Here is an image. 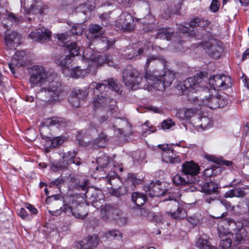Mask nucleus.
Masks as SVG:
<instances>
[{"instance_id": "nucleus-39", "label": "nucleus", "mask_w": 249, "mask_h": 249, "mask_svg": "<svg viewBox=\"0 0 249 249\" xmlns=\"http://www.w3.org/2000/svg\"><path fill=\"white\" fill-rule=\"evenodd\" d=\"M196 244L199 249H215L214 247L212 246L208 240L202 238H199Z\"/></svg>"}, {"instance_id": "nucleus-8", "label": "nucleus", "mask_w": 249, "mask_h": 249, "mask_svg": "<svg viewBox=\"0 0 249 249\" xmlns=\"http://www.w3.org/2000/svg\"><path fill=\"white\" fill-rule=\"evenodd\" d=\"M106 83L92 82L89 85V88L93 90L94 93L98 92L99 95L109 96L110 91L121 94V91L118 84L113 78L105 80Z\"/></svg>"}, {"instance_id": "nucleus-5", "label": "nucleus", "mask_w": 249, "mask_h": 249, "mask_svg": "<svg viewBox=\"0 0 249 249\" xmlns=\"http://www.w3.org/2000/svg\"><path fill=\"white\" fill-rule=\"evenodd\" d=\"M47 83L48 86L42 88V90L45 91L48 101L55 102L62 100L66 95V92L59 79L56 77L52 79L51 77Z\"/></svg>"}, {"instance_id": "nucleus-45", "label": "nucleus", "mask_w": 249, "mask_h": 249, "mask_svg": "<svg viewBox=\"0 0 249 249\" xmlns=\"http://www.w3.org/2000/svg\"><path fill=\"white\" fill-rule=\"evenodd\" d=\"M149 124L150 122L148 121H146L144 124L142 125L143 130H145V131H143V134L145 136L151 133L155 132L156 130L155 127L152 126H149Z\"/></svg>"}, {"instance_id": "nucleus-4", "label": "nucleus", "mask_w": 249, "mask_h": 249, "mask_svg": "<svg viewBox=\"0 0 249 249\" xmlns=\"http://www.w3.org/2000/svg\"><path fill=\"white\" fill-rule=\"evenodd\" d=\"M69 36L67 34H62L58 36V39L62 42L63 46L66 48L65 51H67L70 54L65 57H59L55 60V63L62 67V72L64 69L70 70L69 65L72 61V58L77 56L79 53V47L76 43H69L67 42Z\"/></svg>"}, {"instance_id": "nucleus-55", "label": "nucleus", "mask_w": 249, "mask_h": 249, "mask_svg": "<svg viewBox=\"0 0 249 249\" xmlns=\"http://www.w3.org/2000/svg\"><path fill=\"white\" fill-rule=\"evenodd\" d=\"M120 6L126 8L130 7L133 3V0H117Z\"/></svg>"}, {"instance_id": "nucleus-23", "label": "nucleus", "mask_w": 249, "mask_h": 249, "mask_svg": "<svg viewBox=\"0 0 249 249\" xmlns=\"http://www.w3.org/2000/svg\"><path fill=\"white\" fill-rule=\"evenodd\" d=\"M92 41L96 44L97 48L102 51L107 50L114 43V41H109L107 37L102 36L96 37Z\"/></svg>"}, {"instance_id": "nucleus-7", "label": "nucleus", "mask_w": 249, "mask_h": 249, "mask_svg": "<svg viewBox=\"0 0 249 249\" xmlns=\"http://www.w3.org/2000/svg\"><path fill=\"white\" fill-rule=\"evenodd\" d=\"M51 80V76L44 67L39 65L33 66L30 68L29 83L31 87L46 86L48 81Z\"/></svg>"}, {"instance_id": "nucleus-30", "label": "nucleus", "mask_w": 249, "mask_h": 249, "mask_svg": "<svg viewBox=\"0 0 249 249\" xmlns=\"http://www.w3.org/2000/svg\"><path fill=\"white\" fill-rule=\"evenodd\" d=\"M132 200L137 206H142L146 201V196L138 192L133 193L132 195Z\"/></svg>"}, {"instance_id": "nucleus-50", "label": "nucleus", "mask_w": 249, "mask_h": 249, "mask_svg": "<svg viewBox=\"0 0 249 249\" xmlns=\"http://www.w3.org/2000/svg\"><path fill=\"white\" fill-rule=\"evenodd\" d=\"M231 239L229 237H227L225 239L221 240L220 246L223 249H228L231 247Z\"/></svg>"}, {"instance_id": "nucleus-15", "label": "nucleus", "mask_w": 249, "mask_h": 249, "mask_svg": "<svg viewBox=\"0 0 249 249\" xmlns=\"http://www.w3.org/2000/svg\"><path fill=\"white\" fill-rule=\"evenodd\" d=\"M133 17L127 12H123L116 21V25L124 31H131L133 29Z\"/></svg>"}, {"instance_id": "nucleus-29", "label": "nucleus", "mask_w": 249, "mask_h": 249, "mask_svg": "<svg viewBox=\"0 0 249 249\" xmlns=\"http://www.w3.org/2000/svg\"><path fill=\"white\" fill-rule=\"evenodd\" d=\"M107 182L111 185L112 187L115 189L118 187V183L120 180L119 177L115 171H111L107 174L106 177Z\"/></svg>"}, {"instance_id": "nucleus-21", "label": "nucleus", "mask_w": 249, "mask_h": 249, "mask_svg": "<svg viewBox=\"0 0 249 249\" xmlns=\"http://www.w3.org/2000/svg\"><path fill=\"white\" fill-rule=\"evenodd\" d=\"M99 243V238L97 235H93L89 236L87 238L79 242H77L75 245L77 249H92L97 247Z\"/></svg>"}, {"instance_id": "nucleus-22", "label": "nucleus", "mask_w": 249, "mask_h": 249, "mask_svg": "<svg viewBox=\"0 0 249 249\" xmlns=\"http://www.w3.org/2000/svg\"><path fill=\"white\" fill-rule=\"evenodd\" d=\"M21 35L16 32L6 33L4 40L6 46L10 49H15L19 44Z\"/></svg>"}, {"instance_id": "nucleus-14", "label": "nucleus", "mask_w": 249, "mask_h": 249, "mask_svg": "<svg viewBox=\"0 0 249 249\" xmlns=\"http://www.w3.org/2000/svg\"><path fill=\"white\" fill-rule=\"evenodd\" d=\"M83 209V207L80 205H77L76 208H74L73 207L70 206L68 204H64L60 209L56 210L54 212L53 214L55 215H60L63 212L69 215L71 213L76 218L84 219L88 213L87 212H82Z\"/></svg>"}, {"instance_id": "nucleus-63", "label": "nucleus", "mask_w": 249, "mask_h": 249, "mask_svg": "<svg viewBox=\"0 0 249 249\" xmlns=\"http://www.w3.org/2000/svg\"><path fill=\"white\" fill-rule=\"evenodd\" d=\"M213 170L211 168H207L203 172V175L206 177H210L213 175Z\"/></svg>"}, {"instance_id": "nucleus-44", "label": "nucleus", "mask_w": 249, "mask_h": 249, "mask_svg": "<svg viewBox=\"0 0 249 249\" xmlns=\"http://www.w3.org/2000/svg\"><path fill=\"white\" fill-rule=\"evenodd\" d=\"M200 122V126L203 129H206L211 126L212 124V121L210 118L203 116L199 118Z\"/></svg>"}, {"instance_id": "nucleus-3", "label": "nucleus", "mask_w": 249, "mask_h": 249, "mask_svg": "<svg viewBox=\"0 0 249 249\" xmlns=\"http://www.w3.org/2000/svg\"><path fill=\"white\" fill-rule=\"evenodd\" d=\"M144 78L150 86L157 90L163 91L172 84L175 78V73L169 70L165 71L162 75H158L156 71L146 72Z\"/></svg>"}, {"instance_id": "nucleus-31", "label": "nucleus", "mask_w": 249, "mask_h": 249, "mask_svg": "<svg viewBox=\"0 0 249 249\" xmlns=\"http://www.w3.org/2000/svg\"><path fill=\"white\" fill-rule=\"evenodd\" d=\"M161 183L159 182L156 183L153 186L152 189H150V195L152 197H160L163 196L166 193V191H164L161 188Z\"/></svg>"}, {"instance_id": "nucleus-41", "label": "nucleus", "mask_w": 249, "mask_h": 249, "mask_svg": "<svg viewBox=\"0 0 249 249\" xmlns=\"http://www.w3.org/2000/svg\"><path fill=\"white\" fill-rule=\"evenodd\" d=\"M142 182V180L136 177L133 174H129L128 175L127 184L130 185L132 189H133L135 186Z\"/></svg>"}, {"instance_id": "nucleus-51", "label": "nucleus", "mask_w": 249, "mask_h": 249, "mask_svg": "<svg viewBox=\"0 0 249 249\" xmlns=\"http://www.w3.org/2000/svg\"><path fill=\"white\" fill-rule=\"evenodd\" d=\"M175 124V123L171 119H168L163 121L161 125L163 129H168Z\"/></svg>"}, {"instance_id": "nucleus-19", "label": "nucleus", "mask_w": 249, "mask_h": 249, "mask_svg": "<svg viewBox=\"0 0 249 249\" xmlns=\"http://www.w3.org/2000/svg\"><path fill=\"white\" fill-rule=\"evenodd\" d=\"M22 21L21 17H17L13 13H10L8 15L0 13V23L5 29H9L13 24H17Z\"/></svg>"}, {"instance_id": "nucleus-59", "label": "nucleus", "mask_w": 249, "mask_h": 249, "mask_svg": "<svg viewBox=\"0 0 249 249\" xmlns=\"http://www.w3.org/2000/svg\"><path fill=\"white\" fill-rule=\"evenodd\" d=\"M91 131L93 133L95 134L97 132V125L94 122H91L89 125L88 133Z\"/></svg>"}, {"instance_id": "nucleus-26", "label": "nucleus", "mask_w": 249, "mask_h": 249, "mask_svg": "<svg viewBox=\"0 0 249 249\" xmlns=\"http://www.w3.org/2000/svg\"><path fill=\"white\" fill-rule=\"evenodd\" d=\"M196 109L181 108L178 110L176 116L181 120L188 119L196 113Z\"/></svg>"}, {"instance_id": "nucleus-57", "label": "nucleus", "mask_w": 249, "mask_h": 249, "mask_svg": "<svg viewBox=\"0 0 249 249\" xmlns=\"http://www.w3.org/2000/svg\"><path fill=\"white\" fill-rule=\"evenodd\" d=\"M220 203L228 210L234 211V206H231L230 202L227 201L226 200H221Z\"/></svg>"}, {"instance_id": "nucleus-17", "label": "nucleus", "mask_w": 249, "mask_h": 249, "mask_svg": "<svg viewBox=\"0 0 249 249\" xmlns=\"http://www.w3.org/2000/svg\"><path fill=\"white\" fill-rule=\"evenodd\" d=\"M152 48V50L154 49L153 44L151 42H145L144 46L138 49L137 51L134 50L132 48H128L125 53L124 54V57L126 59H131L132 58H136L138 55H140L144 54L146 52L149 50L150 48Z\"/></svg>"}, {"instance_id": "nucleus-40", "label": "nucleus", "mask_w": 249, "mask_h": 249, "mask_svg": "<svg viewBox=\"0 0 249 249\" xmlns=\"http://www.w3.org/2000/svg\"><path fill=\"white\" fill-rule=\"evenodd\" d=\"M187 220L193 227H195L202 223L203 218L200 214H195L188 217Z\"/></svg>"}, {"instance_id": "nucleus-24", "label": "nucleus", "mask_w": 249, "mask_h": 249, "mask_svg": "<svg viewBox=\"0 0 249 249\" xmlns=\"http://www.w3.org/2000/svg\"><path fill=\"white\" fill-rule=\"evenodd\" d=\"M76 153L73 151H68L64 153L63 156L62 162L65 163L66 166L68 164H75L79 165L81 164L80 160L78 158L76 157Z\"/></svg>"}, {"instance_id": "nucleus-9", "label": "nucleus", "mask_w": 249, "mask_h": 249, "mask_svg": "<svg viewBox=\"0 0 249 249\" xmlns=\"http://www.w3.org/2000/svg\"><path fill=\"white\" fill-rule=\"evenodd\" d=\"M123 80L128 88L136 90L140 88L142 77L141 72L137 69H126L123 72Z\"/></svg>"}, {"instance_id": "nucleus-25", "label": "nucleus", "mask_w": 249, "mask_h": 249, "mask_svg": "<svg viewBox=\"0 0 249 249\" xmlns=\"http://www.w3.org/2000/svg\"><path fill=\"white\" fill-rule=\"evenodd\" d=\"M44 125L47 127L54 125L61 128L66 126V121L63 118L54 117L47 119L44 122Z\"/></svg>"}, {"instance_id": "nucleus-52", "label": "nucleus", "mask_w": 249, "mask_h": 249, "mask_svg": "<svg viewBox=\"0 0 249 249\" xmlns=\"http://www.w3.org/2000/svg\"><path fill=\"white\" fill-rule=\"evenodd\" d=\"M18 215L24 220H29V216L27 212L24 208H21L17 211Z\"/></svg>"}, {"instance_id": "nucleus-20", "label": "nucleus", "mask_w": 249, "mask_h": 249, "mask_svg": "<svg viewBox=\"0 0 249 249\" xmlns=\"http://www.w3.org/2000/svg\"><path fill=\"white\" fill-rule=\"evenodd\" d=\"M51 36V32L44 27L37 29L36 31L31 32L29 37L34 41L43 42L49 39Z\"/></svg>"}, {"instance_id": "nucleus-2", "label": "nucleus", "mask_w": 249, "mask_h": 249, "mask_svg": "<svg viewBox=\"0 0 249 249\" xmlns=\"http://www.w3.org/2000/svg\"><path fill=\"white\" fill-rule=\"evenodd\" d=\"M83 60L88 64L87 69H81L80 67H76L70 70L64 69L63 73L66 76L77 78L85 77L89 72H91L94 75L96 74L97 68L104 64H107L109 66H115L110 56H102L94 54L93 50L90 48H87L84 50Z\"/></svg>"}, {"instance_id": "nucleus-32", "label": "nucleus", "mask_w": 249, "mask_h": 249, "mask_svg": "<svg viewBox=\"0 0 249 249\" xmlns=\"http://www.w3.org/2000/svg\"><path fill=\"white\" fill-rule=\"evenodd\" d=\"M115 211V210L111 206H105L101 210V216L105 220L112 218Z\"/></svg>"}, {"instance_id": "nucleus-33", "label": "nucleus", "mask_w": 249, "mask_h": 249, "mask_svg": "<svg viewBox=\"0 0 249 249\" xmlns=\"http://www.w3.org/2000/svg\"><path fill=\"white\" fill-rule=\"evenodd\" d=\"M245 196L244 191L240 188H235L226 192V197H241Z\"/></svg>"}, {"instance_id": "nucleus-18", "label": "nucleus", "mask_w": 249, "mask_h": 249, "mask_svg": "<svg viewBox=\"0 0 249 249\" xmlns=\"http://www.w3.org/2000/svg\"><path fill=\"white\" fill-rule=\"evenodd\" d=\"M88 92L86 89H74L69 97V101L74 107L80 106V101L83 100L88 96Z\"/></svg>"}, {"instance_id": "nucleus-12", "label": "nucleus", "mask_w": 249, "mask_h": 249, "mask_svg": "<svg viewBox=\"0 0 249 249\" xmlns=\"http://www.w3.org/2000/svg\"><path fill=\"white\" fill-rule=\"evenodd\" d=\"M201 45L209 55L213 59L219 58L222 52V47L214 39L211 38L208 41H203Z\"/></svg>"}, {"instance_id": "nucleus-60", "label": "nucleus", "mask_w": 249, "mask_h": 249, "mask_svg": "<svg viewBox=\"0 0 249 249\" xmlns=\"http://www.w3.org/2000/svg\"><path fill=\"white\" fill-rule=\"evenodd\" d=\"M172 161L169 162V163L174 164L179 163L180 161V159L178 156H177L174 154V156H171L169 158Z\"/></svg>"}, {"instance_id": "nucleus-36", "label": "nucleus", "mask_w": 249, "mask_h": 249, "mask_svg": "<svg viewBox=\"0 0 249 249\" xmlns=\"http://www.w3.org/2000/svg\"><path fill=\"white\" fill-rule=\"evenodd\" d=\"M208 20L203 18H196L190 21L189 25L191 27L198 26L201 28H205L209 25Z\"/></svg>"}, {"instance_id": "nucleus-37", "label": "nucleus", "mask_w": 249, "mask_h": 249, "mask_svg": "<svg viewBox=\"0 0 249 249\" xmlns=\"http://www.w3.org/2000/svg\"><path fill=\"white\" fill-rule=\"evenodd\" d=\"M97 163L98 166L96 167V170L99 169V167L101 168H104L110 164V160L108 156L106 155H103L97 159Z\"/></svg>"}, {"instance_id": "nucleus-54", "label": "nucleus", "mask_w": 249, "mask_h": 249, "mask_svg": "<svg viewBox=\"0 0 249 249\" xmlns=\"http://www.w3.org/2000/svg\"><path fill=\"white\" fill-rule=\"evenodd\" d=\"M220 2L217 0H213L210 6V9L213 13L217 12L219 9Z\"/></svg>"}, {"instance_id": "nucleus-10", "label": "nucleus", "mask_w": 249, "mask_h": 249, "mask_svg": "<svg viewBox=\"0 0 249 249\" xmlns=\"http://www.w3.org/2000/svg\"><path fill=\"white\" fill-rule=\"evenodd\" d=\"M92 104L95 108L109 111L112 114H114L118 110L116 101L109 96L97 95L94 98Z\"/></svg>"}, {"instance_id": "nucleus-47", "label": "nucleus", "mask_w": 249, "mask_h": 249, "mask_svg": "<svg viewBox=\"0 0 249 249\" xmlns=\"http://www.w3.org/2000/svg\"><path fill=\"white\" fill-rule=\"evenodd\" d=\"M102 27L96 24L90 25L89 27V33L91 35H93V37L96 38V37H98L96 35H94V34L101 33Z\"/></svg>"}, {"instance_id": "nucleus-64", "label": "nucleus", "mask_w": 249, "mask_h": 249, "mask_svg": "<svg viewBox=\"0 0 249 249\" xmlns=\"http://www.w3.org/2000/svg\"><path fill=\"white\" fill-rule=\"evenodd\" d=\"M64 182L62 178H57L51 182V185L58 186Z\"/></svg>"}, {"instance_id": "nucleus-34", "label": "nucleus", "mask_w": 249, "mask_h": 249, "mask_svg": "<svg viewBox=\"0 0 249 249\" xmlns=\"http://www.w3.org/2000/svg\"><path fill=\"white\" fill-rule=\"evenodd\" d=\"M174 183L177 185H186L187 184L193 183L190 181V179L187 178V176L182 177L180 175L177 174L173 178Z\"/></svg>"}, {"instance_id": "nucleus-49", "label": "nucleus", "mask_w": 249, "mask_h": 249, "mask_svg": "<svg viewBox=\"0 0 249 249\" xmlns=\"http://www.w3.org/2000/svg\"><path fill=\"white\" fill-rule=\"evenodd\" d=\"M65 167H66L65 163H63L62 161L57 162L52 164L51 170L54 172H56L59 170H62Z\"/></svg>"}, {"instance_id": "nucleus-46", "label": "nucleus", "mask_w": 249, "mask_h": 249, "mask_svg": "<svg viewBox=\"0 0 249 249\" xmlns=\"http://www.w3.org/2000/svg\"><path fill=\"white\" fill-rule=\"evenodd\" d=\"M85 28L81 24H75L71 28V32L73 35H81Z\"/></svg>"}, {"instance_id": "nucleus-56", "label": "nucleus", "mask_w": 249, "mask_h": 249, "mask_svg": "<svg viewBox=\"0 0 249 249\" xmlns=\"http://www.w3.org/2000/svg\"><path fill=\"white\" fill-rule=\"evenodd\" d=\"M63 142V140L60 137L54 138L52 141V145L53 147H56L58 145L62 144Z\"/></svg>"}, {"instance_id": "nucleus-48", "label": "nucleus", "mask_w": 249, "mask_h": 249, "mask_svg": "<svg viewBox=\"0 0 249 249\" xmlns=\"http://www.w3.org/2000/svg\"><path fill=\"white\" fill-rule=\"evenodd\" d=\"M174 153L173 152V150H168L166 151H164L162 154V160L164 162H169L172 161V160L169 159L170 157L174 156Z\"/></svg>"}, {"instance_id": "nucleus-28", "label": "nucleus", "mask_w": 249, "mask_h": 249, "mask_svg": "<svg viewBox=\"0 0 249 249\" xmlns=\"http://www.w3.org/2000/svg\"><path fill=\"white\" fill-rule=\"evenodd\" d=\"M218 185L214 182H205L201 187L202 191L207 194L216 193L218 189Z\"/></svg>"}, {"instance_id": "nucleus-13", "label": "nucleus", "mask_w": 249, "mask_h": 249, "mask_svg": "<svg viewBox=\"0 0 249 249\" xmlns=\"http://www.w3.org/2000/svg\"><path fill=\"white\" fill-rule=\"evenodd\" d=\"M209 84L214 90H224L231 86V79L226 75H215L209 78Z\"/></svg>"}, {"instance_id": "nucleus-61", "label": "nucleus", "mask_w": 249, "mask_h": 249, "mask_svg": "<svg viewBox=\"0 0 249 249\" xmlns=\"http://www.w3.org/2000/svg\"><path fill=\"white\" fill-rule=\"evenodd\" d=\"M26 208L30 212L31 214H36L37 213L36 209L31 204H26Z\"/></svg>"}, {"instance_id": "nucleus-58", "label": "nucleus", "mask_w": 249, "mask_h": 249, "mask_svg": "<svg viewBox=\"0 0 249 249\" xmlns=\"http://www.w3.org/2000/svg\"><path fill=\"white\" fill-rule=\"evenodd\" d=\"M109 234L114 237V238H121L122 237V234L120 231L118 230H112L109 231Z\"/></svg>"}, {"instance_id": "nucleus-42", "label": "nucleus", "mask_w": 249, "mask_h": 249, "mask_svg": "<svg viewBox=\"0 0 249 249\" xmlns=\"http://www.w3.org/2000/svg\"><path fill=\"white\" fill-rule=\"evenodd\" d=\"M25 55V53L23 51L17 52L14 55V59L12 60V63H9V67L13 73L15 72V71L13 67L14 65H17L16 63L17 60H20L21 57H22Z\"/></svg>"}, {"instance_id": "nucleus-1", "label": "nucleus", "mask_w": 249, "mask_h": 249, "mask_svg": "<svg viewBox=\"0 0 249 249\" xmlns=\"http://www.w3.org/2000/svg\"><path fill=\"white\" fill-rule=\"evenodd\" d=\"M206 79L203 73L200 72L184 81L183 86L189 92L193 93L201 91L200 99L197 98L192 99L194 105L206 107L211 109L224 107L226 105L227 101L221 95H214L213 91L205 87Z\"/></svg>"}, {"instance_id": "nucleus-38", "label": "nucleus", "mask_w": 249, "mask_h": 249, "mask_svg": "<svg viewBox=\"0 0 249 249\" xmlns=\"http://www.w3.org/2000/svg\"><path fill=\"white\" fill-rule=\"evenodd\" d=\"M107 135L104 133H101L93 142L94 145L98 147H105L107 142Z\"/></svg>"}, {"instance_id": "nucleus-27", "label": "nucleus", "mask_w": 249, "mask_h": 249, "mask_svg": "<svg viewBox=\"0 0 249 249\" xmlns=\"http://www.w3.org/2000/svg\"><path fill=\"white\" fill-rule=\"evenodd\" d=\"M175 33L172 29L170 28H162L158 30L156 38L160 39H166L167 40H170L172 37L174 36Z\"/></svg>"}, {"instance_id": "nucleus-11", "label": "nucleus", "mask_w": 249, "mask_h": 249, "mask_svg": "<svg viewBox=\"0 0 249 249\" xmlns=\"http://www.w3.org/2000/svg\"><path fill=\"white\" fill-rule=\"evenodd\" d=\"M200 171L199 165L193 161H185L182 164L181 172L184 176H187L194 184L199 181L197 175Z\"/></svg>"}, {"instance_id": "nucleus-6", "label": "nucleus", "mask_w": 249, "mask_h": 249, "mask_svg": "<svg viewBox=\"0 0 249 249\" xmlns=\"http://www.w3.org/2000/svg\"><path fill=\"white\" fill-rule=\"evenodd\" d=\"M223 222L229 225V229L235 232L234 236L232 233L234 249H249L248 247L246 248L242 245L244 243V237L247 234L246 232L243 229L244 223L240 221L235 222L232 219H226Z\"/></svg>"}, {"instance_id": "nucleus-53", "label": "nucleus", "mask_w": 249, "mask_h": 249, "mask_svg": "<svg viewBox=\"0 0 249 249\" xmlns=\"http://www.w3.org/2000/svg\"><path fill=\"white\" fill-rule=\"evenodd\" d=\"M178 30L182 34H188L190 36H193L195 34V32L194 31H191L187 27L183 25L179 26Z\"/></svg>"}, {"instance_id": "nucleus-16", "label": "nucleus", "mask_w": 249, "mask_h": 249, "mask_svg": "<svg viewBox=\"0 0 249 249\" xmlns=\"http://www.w3.org/2000/svg\"><path fill=\"white\" fill-rule=\"evenodd\" d=\"M170 202L168 204L169 207L171 208L169 213L175 219H183L185 218L187 213L186 210L179 205V203L175 200V197H169Z\"/></svg>"}, {"instance_id": "nucleus-35", "label": "nucleus", "mask_w": 249, "mask_h": 249, "mask_svg": "<svg viewBox=\"0 0 249 249\" xmlns=\"http://www.w3.org/2000/svg\"><path fill=\"white\" fill-rule=\"evenodd\" d=\"M94 3L92 1H88L77 7L76 10L77 12H82L85 15L88 11H91L94 10Z\"/></svg>"}, {"instance_id": "nucleus-62", "label": "nucleus", "mask_w": 249, "mask_h": 249, "mask_svg": "<svg viewBox=\"0 0 249 249\" xmlns=\"http://www.w3.org/2000/svg\"><path fill=\"white\" fill-rule=\"evenodd\" d=\"M155 27V25L152 23H150L148 22L147 23V27L145 26L144 28V30L147 32H153L154 27Z\"/></svg>"}, {"instance_id": "nucleus-43", "label": "nucleus", "mask_w": 249, "mask_h": 249, "mask_svg": "<svg viewBox=\"0 0 249 249\" xmlns=\"http://www.w3.org/2000/svg\"><path fill=\"white\" fill-rule=\"evenodd\" d=\"M156 60H159L161 61L163 63H164L165 60L163 59L162 57H161L160 55H151L149 56L146 60V63L144 66V70H145V75L146 74V72H149L147 71V68L149 67L150 63L152 61H154Z\"/></svg>"}]
</instances>
